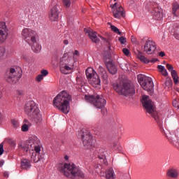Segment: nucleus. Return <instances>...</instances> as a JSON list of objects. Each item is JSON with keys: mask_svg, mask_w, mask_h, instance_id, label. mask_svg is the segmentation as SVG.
<instances>
[{"mask_svg": "<svg viewBox=\"0 0 179 179\" xmlns=\"http://www.w3.org/2000/svg\"><path fill=\"white\" fill-rule=\"evenodd\" d=\"M111 30H112V31H114L115 33H117V34H121V31H120V29L114 25L111 26Z\"/></svg>", "mask_w": 179, "mask_h": 179, "instance_id": "nucleus-34", "label": "nucleus"}, {"mask_svg": "<svg viewBox=\"0 0 179 179\" xmlns=\"http://www.w3.org/2000/svg\"><path fill=\"white\" fill-rule=\"evenodd\" d=\"M161 72L164 76H167V75H169V73H167V70L166 69L162 70Z\"/></svg>", "mask_w": 179, "mask_h": 179, "instance_id": "nucleus-46", "label": "nucleus"}, {"mask_svg": "<svg viewBox=\"0 0 179 179\" xmlns=\"http://www.w3.org/2000/svg\"><path fill=\"white\" fill-rule=\"evenodd\" d=\"M2 99V92L0 91V99Z\"/></svg>", "mask_w": 179, "mask_h": 179, "instance_id": "nucleus-57", "label": "nucleus"}, {"mask_svg": "<svg viewBox=\"0 0 179 179\" xmlns=\"http://www.w3.org/2000/svg\"><path fill=\"white\" fill-rule=\"evenodd\" d=\"M3 155V145L0 144V156Z\"/></svg>", "mask_w": 179, "mask_h": 179, "instance_id": "nucleus-44", "label": "nucleus"}, {"mask_svg": "<svg viewBox=\"0 0 179 179\" xmlns=\"http://www.w3.org/2000/svg\"><path fill=\"white\" fill-rule=\"evenodd\" d=\"M98 72L101 75L103 80H104L105 83H107V80L108 79V75L107 74V71L103 66H99L98 69Z\"/></svg>", "mask_w": 179, "mask_h": 179, "instance_id": "nucleus-24", "label": "nucleus"}, {"mask_svg": "<svg viewBox=\"0 0 179 179\" xmlns=\"http://www.w3.org/2000/svg\"><path fill=\"white\" fill-rule=\"evenodd\" d=\"M177 103H178L177 101H173V106L174 107H178V104Z\"/></svg>", "mask_w": 179, "mask_h": 179, "instance_id": "nucleus-51", "label": "nucleus"}, {"mask_svg": "<svg viewBox=\"0 0 179 179\" xmlns=\"http://www.w3.org/2000/svg\"><path fill=\"white\" fill-rule=\"evenodd\" d=\"M43 78H44V77L41 74H39L36 76V79L37 82H41Z\"/></svg>", "mask_w": 179, "mask_h": 179, "instance_id": "nucleus-42", "label": "nucleus"}, {"mask_svg": "<svg viewBox=\"0 0 179 179\" xmlns=\"http://www.w3.org/2000/svg\"><path fill=\"white\" fill-rule=\"evenodd\" d=\"M101 82V81L100 80V77H99L96 73L93 74V76L90 81V85H92L93 87H99V86H100Z\"/></svg>", "mask_w": 179, "mask_h": 179, "instance_id": "nucleus-23", "label": "nucleus"}, {"mask_svg": "<svg viewBox=\"0 0 179 179\" xmlns=\"http://www.w3.org/2000/svg\"><path fill=\"white\" fill-rule=\"evenodd\" d=\"M9 34V29L6 27V23L0 22V44H3L8 40V36Z\"/></svg>", "mask_w": 179, "mask_h": 179, "instance_id": "nucleus-16", "label": "nucleus"}, {"mask_svg": "<svg viewBox=\"0 0 179 179\" xmlns=\"http://www.w3.org/2000/svg\"><path fill=\"white\" fill-rule=\"evenodd\" d=\"M66 54H72V55L70 56V58L73 59L74 61H75V62H76V61H77V57H78V55H79V51L75 50V52H66Z\"/></svg>", "mask_w": 179, "mask_h": 179, "instance_id": "nucleus-31", "label": "nucleus"}, {"mask_svg": "<svg viewBox=\"0 0 179 179\" xmlns=\"http://www.w3.org/2000/svg\"><path fill=\"white\" fill-rule=\"evenodd\" d=\"M111 46L108 45V51L105 52L103 54V59L106 64V68L109 73H111V75H115V73H117V69L111 60Z\"/></svg>", "mask_w": 179, "mask_h": 179, "instance_id": "nucleus-11", "label": "nucleus"}, {"mask_svg": "<svg viewBox=\"0 0 179 179\" xmlns=\"http://www.w3.org/2000/svg\"><path fill=\"white\" fill-rule=\"evenodd\" d=\"M24 112L30 117L33 121L36 122L37 125H41L43 122V115L40 112V109L36 105V103L33 101H29L25 103Z\"/></svg>", "mask_w": 179, "mask_h": 179, "instance_id": "nucleus-5", "label": "nucleus"}, {"mask_svg": "<svg viewBox=\"0 0 179 179\" xmlns=\"http://www.w3.org/2000/svg\"><path fill=\"white\" fill-rule=\"evenodd\" d=\"M22 59L26 61V62H30V57L27 55H22Z\"/></svg>", "mask_w": 179, "mask_h": 179, "instance_id": "nucleus-39", "label": "nucleus"}, {"mask_svg": "<svg viewBox=\"0 0 179 179\" xmlns=\"http://www.w3.org/2000/svg\"><path fill=\"white\" fill-rule=\"evenodd\" d=\"M93 73H94V70L92 68H88L85 71V75L87 79H92Z\"/></svg>", "mask_w": 179, "mask_h": 179, "instance_id": "nucleus-29", "label": "nucleus"}, {"mask_svg": "<svg viewBox=\"0 0 179 179\" xmlns=\"http://www.w3.org/2000/svg\"><path fill=\"white\" fill-rule=\"evenodd\" d=\"M114 1H117V0H114Z\"/></svg>", "mask_w": 179, "mask_h": 179, "instance_id": "nucleus-59", "label": "nucleus"}, {"mask_svg": "<svg viewBox=\"0 0 179 179\" xmlns=\"http://www.w3.org/2000/svg\"><path fill=\"white\" fill-rule=\"evenodd\" d=\"M131 43H133L134 44H136V38L134 36H131Z\"/></svg>", "mask_w": 179, "mask_h": 179, "instance_id": "nucleus-47", "label": "nucleus"}, {"mask_svg": "<svg viewBox=\"0 0 179 179\" xmlns=\"http://www.w3.org/2000/svg\"><path fill=\"white\" fill-rule=\"evenodd\" d=\"M166 138H168L170 143H171L175 148H177L179 149V141L178 138L174 136L170 135V136H166Z\"/></svg>", "mask_w": 179, "mask_h": 179, "instance_id": "nucleus-25", "label": "nucleus"}, {"mask_svg": "<svg viewBox=\"0 0 179 179\" xmlns=\"http://www.w3.org/2000/svg\"><path fill=\"white\" fill-rule=\"evenodd\" d=\"M21 37L22 40L31 45L34 52L38 54L41 51V45L37 42V32L30 28H24L21 32Z\"/></svg>", "mask_w": 179, "mask_h": 179, "instance_id": "nucleus-4", "label": "nucleus"}, {"mask_svg": "<svg viewBox=\"0 0 179 179\" xmlns=\"http://www.w3.org/2000/svg\"><path fill=\"white\" fill-rule=\"evenodd\" d=\"M154 86L155 85L153 84V80H152V78H150V77L145 78V81L142 83V85H141V87L143 89V90H146L147 92H148L150 96L153 94Z\"/></svg>", "mask_w": 179, "mask_h": 179, "instance_id": "nucleus-17", "label": "nucleus"}, {"mask_svg": "<svg viewBox=\"0 0 179 179\" xmlns=\"http://www.w3.org/2000/svg\"><path fill=\"white\" fill-rule=\"evenodd\" d=\"M137 57L138 59H140V61L141 62H143L144 64H149V62H151L152 64H155V62H157V61H159V59L156 58H154L151 60L148 59L145 56L142 55V52H140V51H138L137 54Z\"/></svg>", "mask_w": 179, "mask_h": 179, "instance_id": "nucleus-22", "label": "nucleus"}, {"mask_svg": "<svg viewBox=\"0 0 179 179\" xmlns=\"http://www.w3.org/2000/svg\"><path fill=\"white\" fill-rule=\"evenodd\" d=\"M159 57H164L166 55V53L162 51L159 53Z\"/></svg>", "mask_w": 179, "mask_h": 179, "instance_id": "nucleus-50", "label": "nucleus"}, {"mask_svg": "<svg viewBox=\"0 0 179 179\" xmlns=\"http://www.w3.org/2000/svg\"><path fill=\"white\" fill-rule=\"evenodd\" d=\"M2 121V114L0 113V122Z\"/></svg>", "mask_w": 179, "mask_h": 179, "instance_id": "nucleus-56", "label": "nucleus"}, {"mask_svg": "<svg viewBox=\"0 0 179 179\" xmlns=\"http://www.w3.org/2000/svg\"><path fill=\"white\" fill-rule=\"evenodd\" d=\"M3 176L8 178V177H9V173H8V172H4L3 173Z\"/></svg>", "mask_w": 179, "mask_h": 179, "instance_id": "nucleus-53", "label": "nucleus"}, {"mask_svg": "<svg viewBox=\"0 0 179 179\" xmlns=\"http://www.w3.org/2000/svg\"><path fill=\"white\" fill-rule=\"evenodd\" d=\"M173 36L176 40H179V24H174L173 25Z\"/></svg>", "mask_w": 179, "mask_h": 179, "instance_id": "nucleus-28", "label": "nucleus"}, {"mask_svg": "<svg viewBox=\"0 0 179 179\" xmlns=\"http://www.w3.org/2000/svg\"><path fill=\"white\" fill-rule=\"evenodd\" d=\"M57 170L68 178H86V175L74 164L60 163L57 165Z\"/></svg>", "mask_w": 179, "mask_h": 179, "instance_id": "nucleus-2", "label": "nucleus"}, {"mask_svg": "<svg viewBox=\"0 0 179 179\" xmlns=\"http://www.w3.org/2000/svg\"><path fill=\"white\" fill-rule=\"evenodd\" d=\"M22 132H27V131H29V124H24L22 126Z\"/></svg>", "mask_w": 179, "mask_h": 179, "instance_id": "nucleus-36", "label": "nucleus"}, {"mask_svg": "<svg viewBox=\"0 0 179 179\" xmlns=\"http://www.w3.org/2000/svg\"><path fill=\"white\" fill-rule=\"evenodd\" d=\"M21 167L23 169L29 170L30 167H31V164H30V161L27 159H24L21 161Z\"/></svg>", "mask_w": 179, "mask_h": 179, "instance_id": "nucleus-26", "label": "nucleus"}, {"mask_svg": "<svg viewBox=\"0 0 179 179\" xmlns=\"http://www.w3.org/2000/svg\"><path fill=\"white\" fill-rule=\"evenodd\" d=\"M85 101L93 104L96 108L101 109L106 106L107 101L100 95H85L84 97Z\"/></svg>", "mask_w": 179, "mask_h": 179, "instance_id": "nucleus-10", "label": "nucleus"}, {"mask_svg": "<svg viewBox=\"0 0 179 179\" xmlns=\"http://www.w3.org/2000/svg\"><path fill=\"white\" fill-rule=\"evenodd\" d=\"M148 8L155 20H162L163 19V9L159 6V4L155 2L150 3Z\"/></svg>", "mask_w": 179, "mask_h": 179, "instance_id": "nucleus-13", "label": "nucleus"}, {"mask_svg": "<svg viewBox=\"0 0 179 179\" xmlns=\"http://www.w3.org/2000/svg\"><path fill=\"white\" fill-rule=\"evenodd\" d=\"M166 68L168 71L171 72V75L172 76L174 83L177 85V83H178V75L177 74V71L174 70V67H173V66L169 64H166Z\"/></svg>", "mask_w": 179, "mask_h": 179, "instance_id": "nucleus-20", "label": "nucleus"}, {"mask_svg": "<svg viewBox=\"0 0 179 179\" xmlns=\"http://www.w3.org/2000/svg\"><path fill=\"white\" fill-rule=\"evenodd\" d=\"M148 78L149 77L142 75V74H139L137 76L138 82L141 85H142V83H143L145 82V79Z\"/></svg>", "mask_w": 179, "mask_h": 179, "instance_id": "nucleus-30", "label": "nucleus"}, {"mask_svg": "<svg viewBox=\"0 0 179 179\" xmlns=\"http://www.w3.org/2000/svg\"><path fill=\"white\" fill-rule=\"evenodd\" d=\"M179 11V3L178 2H174L172 3V15L173 16H178L177 14Z\"/></svg>", "mask_w": 179, "mask_h": 179, "instance_id": "nucleus-27", "label": "nucleus"}, {"mask_svg": "<svg viewBox=\"0 0 179 179\" xmlns=\"http://www.w3.org/2000/svg\"><path fill=\"white\" fill-rule=\"evenodd\" d=\"M20 78H22V69H20V71H17L15 69L12 68L6 73V80L13 85L17 83Z\"/></svg>", "mask_w": 179, "mask_h": 179, "instance_id": "nucleus-12", "label": "nucleus"}, {"mask_svg": "<svg viewBox=\"0 0 179 179\" xmlns=\"http://www.w3.org/2000/svg\"><path fill=\"white\" fill-rule=\"evenodd\" d=\"M5 52H6L5 48L2 46L0 47V62H1V61H3V59H5L6 58Z\"/></svg>", "mask_w": 179, "mask_h": 179, "instance_id": "nucleus-32", "label": "nucleus"}, {"mask_svg": "<svg viewBox=\"0 0 179 179\" xmlns=\"http://www.w3.org/2000/svg\"><path fill=\"white\" fill-rule=\"evenodd\" d=\"M71 55H72V53H64L63 57L60 58V71L64 75H68V72L71 71L75 64V59L70 57Z\"/></svg>", "mask_w": 179, "mask_h": 179, "instance_id": "nucleus-8", "label": "nucleus"}, {"mask_svg": "<svg viewBox=\"0 0 179 179\" xmlns=\"http://www.w3.org/2000/svg\"><path fill=\"white\" fill-rule=\"evenodd\" d=\"M12 145H13V146H15V142L14 141H12Z\"/></svg>", "mask_w": 179, "mask_h": 179, "instance_id": "nucleus-58", "label": "nucleus"}, {"mask_svg": "<svg viewBox=\"0 0 179 179\" xmlns=\"http://www.w3.org/2000/svg\"><path fill=\"white\" fill-rule=\"evenodd\" d=\"M99 160H103V163H106V154L103 152V154H100L98 155Z\"/></svg>", "mask_w": 179, "mask_h": 179, "instance_id": "nucleus-35", "label": "nucleus"}, {"mask_svg": "<svg viewBox=\"0 0 179 179\" xmlns=\"http://www.w3.org/2000/svg\"><path fill=\"white\" fill-rule=\"evenodd\" d=\"M80 135L84 145V148L92 150L96 145V141L93 139L90 132L86 129H83L80 131Z\"/></svg>", "mask_w": 179, "mask_h": 179, "instance_id": "nucleus-9", "label": "nucleus"}, {"mask_svg": "<svg viewBox=\"0 0 179 179\" xmlns=\"http://www.w3.org/2000/svg\"><path fill=\"white\" fill-rule=\"evenodd\" d=\"M59 6L55 5L54 6L50 12L49 19L50 22H57L58 20V17H59Z\"/></svg>", "mask_w": 179, "mask_h": 179, "instance_id": "nucleus-18", "label": "nucleus"}, {"mask_svg": "<svg viewBox=\"0 0 179 179\" xmlns=\"http://www.w3.org/2000/svg\"><path fill=\"white\" fill-rule=\"evenodd\" d=\"M71 3V0H63V5L65 8H70Z\"/></svg>", "mask_w": 179, "mask_h": 179, "instance_id": "nucleus-33", "label": "nucleus"}, {"mask_svg": "<svg viewBox=\"0 0 179 179\" xmlns=\"http://www.w3.org/2000/svg\"><path fill=\"white\" fill-rule=\"evenodd\" d=\"M64 159H65V160H68V159H69V157H68L67 155H66V156L64 157Z\"/></svg>", "mask_w": 179, "mask_h": 179, "instance_id": "nucleus-55", "label": "nucleus"}, {"mask_svg": "<svg viewBox=\"0 0 179 179\" xmlns=\"http://www.w3.org/2000/svg\"><path fill=\"white\" fill-rule=\"evenodd\" d=\"M64 44H65L66 45H68V44H69V42L68 41V40H64Z\"/></svg>", "mask_w": 179, "mask_h": 179, "instance_id": "nucleus-54", "label": "nucleus"}, {"mask_svg": "<svg viewBox=\"0 0 179 179\" xmlns=\"http://www.w3.org/2000/svg\"><path fill=\"white\" fill-rule=\"evenodd\" d=\"M167 177L170 178L177 179L178 178L179 171L176 168H170L166 172Z\"/></svg>", "mask_w": 179, "mask_h": 179, "instance_id": "nucleus-21", "label": "nucleus"}, {"mask_svg": "<svg viewBox=\"0 0 179 179\" xmlns=\"http://www.w3.org/2000/svg\"><path fill=\"white\" fill-rule=\"evenodd\" d=\"M110 8L113 9L112 12L115 19L125 17V11L124 10V8H122L120 3H115L113 5H110Z\"/></svg>", "mask_w": 179, "mask_h": 179, "instance_id": "nucleus-15", "label": "nucleus"}, {"mask_svg": "<svg viewBox=\"0 0 179 179\" xmlns=\"http://www.w3.org/2000/svg\"><path fill=\"white\" fill-rule=\"evenodd\" d=\"M158 69L160 70V72H162V71H164V69H166V68H164V66H162V65H159L157 66Z\"/></svg>", "mask_w": 179, "mask_h": 179, "instance_id": "nucleus-49", "label": "nucleus"}, {"mask_svg": "<svg viewBox=\"0 0 179 179\" xmlns=\"http://www.w3.org/2000/svg\"><path fill=\"white\" fill-rule=\"evenodd\" d=\"M119 41L121 44H124V43H127V39L124 36H121L119 38Z\"/></svg>", "mask_w": 179, "mask_h": 179, "instance_id": "nucleus-41", "label": "nucleus"}, {"mask_svg": "<svg viewBox=\"0 0 179 179\" xmlns=\"http://www.w3.org/2000/svg\"><path fill=\"white\" fill-rule=\"evenodd\" d=\"M12 124L14 128H19V122L17 120H13Z\"/></svg>", "mask_w": 179, "mask_h": 179, "instance_id": "nucleus-38", "label": "nucleus"}, {"mask_svg": "<svg viewBox=\"0 0 179 179\" xmlns=\"http://www.w3.org/2000/svg\"><path fill=\"white\" fill-rule=\"evenodd\" d=\"M122 52L124 54V55H126L127 57H128V55H129V54H131V52H129V50H128L127 48H123L122 49Z\"/></svg>", "mask_w": 179, "mask_h": 179, "instance_id": "nucleus-40", "label": "nucleus"}, {"mask_svg": "<svg viewBox=\"0 0 179 179\" xmlns=\"http://www.w3.org/2000/svg\"><path fill=\"white\" fill-rule=\"evenodd\" d=\"M112 148H113V149H115V150H120V143L118 142L113 143L112 145Z\"/></svg>", "mask_w": 179, "mask_h": 179, "instance_id": "nucleus-37", "label": "nucleus"}, {"mask_svg": "<svg viewBox=\"0 0 179 179\" xmlns=\"http://www.w3.org/2000/svg\"><path fill=\"white\" fill-rule=\"evenodd\" d=\"M157 49L156 43L150 39H148L143 47V52H145L148 55H153Z\"/></svg>", "mask_w": 179, "mask_h": 179, "instance_id": "nucleus-14", "label": "nucleus"}, {"mask_svg": "<svg viewBox=\"0 0 179 179\" xmlns=\"http://www.w3.org/2000/svg\"><path fill=\"white\" fill-rule=\"evenodd\" d=\"M123 177H124V179H131V176L129 175V173L124 174Z\"/></svg>", "mask_w": 179, "mask_h": 179, "instance_id": "nucleus-48", "label": "nucleus"}, {"mask_svg": "<svg viewBox=\"0 0 179 179\" xmlns=\"http://www.w3.org/2000/svg\"><path fill=\"white\" fill-rule=\"evenodd\" d=\"M41 76H43V77L44 76H47V75H48V71H47V70H42L41 71Z\"/></svg>", "mask_w": 179, "mask_h": 179, "instance_id": "nucleus-43", "label": "nucleus"}, {"mask_svg": "<svg viewBox=\"0 0 179 179\" xmlns=\"http://www.w3.org/2000/svg\"><path fill=\"white\" fill-rule=\"evenodd\" d=\"M141 103L143 107H144L145 110L150 114L151 117L155 120L156 122L159 127H162V119L160 116H159V113L155 110V104L152 101V100L149 98V96L144 95L141 99Z\"/></svg>", "mask_w": 179, "mask_h": 179, "instance_id": "nucleus-6", "label": "nucleus"}, {"mask_svg": "<svg viewBox=\"0 0 179 179\" xmlns=\"http://www.w3.org/2000/svg\"><path fill=\"white\" fill-rule=\"evenodd\" d=\"M84 31L85 33H87L90 40L93 42L95 43L96 44H97V43H99L100 39H99V37H100L101 38H103V37H101V36L98 35L97 32L92 30V29H84Z\"/></svg>", "mask_w": 179, "mask_h": 179, "instance_id": "nucleus-19", "label": "nucleus"}, {"mask_svg": "<svg viewBox=\"0 0 179 179\" xmlns=\"http://www.w3.org/2000/svg\"><path fill=\"white\" fill-rule=\"evenodd\" d=\"M40 141L36 136L31 137L30 139L25 143L19 145L20 150L24 153L30 152L31 160L34 163H38L40 160L44 159V155H40L41 148L38 146Z\"/></svg>", "mask_w": 179, "mask_h": 179, "instance_id": "nucleus-1", "label": "nucleus"}, {"mask_svg": "<svg viewBox=\"0 0 179 179\" xmlns=\"http://www.w3.org/2000/svg\"><path fill=\"white\" fill-rule=\"evenodd\" d=\"M76 82H77L78 85H82V78H80V77H77Z\"/></svg>", "mask_w": 179, "mask_h": 179, "instance_id": "nucleus-45", "label": "nucleus"}, {"mask_svg": "<svg viewBox=\"0 0 179 179\" xmlns=\"http://www.w3.org/2000/svg\"><path fill=\"white\" fill-rule=\"evenodd\" d=\"M114 90L120 96H133L135 94L134 85L125 81H120L119 83L113 85Z\"/></svg>", "mask_w": 179, "mask_h": 179, "instance_id": "nucleus-7", "label": "nucleus"}, {"mask_svg": "<svg viewBox=\"0 0 179 179\" xmlns=\"http://www.w3.org/2000/svg\"><path fill=\"white\" fill-rule=\"evenodd\" d=\"M5 164V161L3 159L0 160V167H2L3 164Z\"/></svg>", "mask_w": 179, "mask_h": 179, "instance_id": "nucleus-52", "label": "nucleus"}, {"mask_svg": "<svg viewBox=\"0 0 179 179\" xmlns=\"http://www.w3.org/2000/svg\"><path fill=\"white\" fill-rule=\"evenodd\" d=\"M71 101L72 96L66 92V91H62L54 98L53 106L57 107L62 113L68 114L69 113V105Z\"/></svg>", "mask_w": 179, "mask_h": 179, "instance_id": "nucleus-3", "label": "nucleus"}]
</instances>
